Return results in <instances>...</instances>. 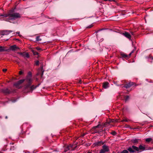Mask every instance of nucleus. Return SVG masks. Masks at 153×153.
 Wrapping results in <instances>:
<instances>
[{"instance_id": "1", "label": "nucleus", "mask_w": 153, "mask_h": 153, "mask_svg": "<svg viewBox=\"0 0 153 153\" xmlns=\"http://www.w3.org/2000/svg\"><path fill=\"white\" fill-rule=\"evenodd\" d=\"M3 16L5 18L4 19L6 21L13 22V20L20 18L21 17V15L19 13L14 12L11 10L7 13L4 15L0 14V16Z\"/></svg>"}, {"instance_id": "2", "label": "nucleus", "mask_w": 153, "mask_h": 153, "mask_svg": "<svg viewBox=\"0 0 153 153\" xmlns=\"http://www.w3.org/2000/svg\"><path fill=\"white\" fill-rule=\"evenodd\" d=\"M33 80L32 74L30 72H29L28 73V75L25 79V81L27 84L25 85V87L26 89H29L30 91H28L29 92H30V91H32V90L35 88L34 85L30 86Z\"/></svg>"}, {"instance_id": "3", "label": "nucleus", "mask_w": 153, "mask_h": 153, "mask_svg": "<svg viewBox=\"0 0 153 153\" xmlns=\"http://www.w3.org/2000/svg\"><path fill=\"white\" fill-rule=\"evenodd\" d=\"M147 150V147L146 145L143 144H141L138 147L139 152Z\"/></svg>"}, {"instance_id": "4", "label": "nucleus", "mask_w": 153, "mask_h": 153, "mask_svg": "<svg viewBox=\"0 0 153 153\" xmlns=\"http://www.w3.org/2000/svg\"><path fill=\"white\" fill-rule=\"evenodd\" d=\"M128 150L131 152H134V150L139 152L138 147L135 146H132L131 147H130L128 149Z\"/></svg>"}, {"instance_id": "5", "label": "nucleus", "mask_w": 153, "mask_h": 153, "mask_svg": "<svg viewBox=\"0 0 153 153\" xmlns=\"http://www.w3.org/2000/svg\"><path fill=\"white\" fill-rule=\"evenodd\" d=\"M101 150L104 153L108 152L109 150V147L106 145H104L102 146V149Z\"/></svg>"}, {"instance_id": "6", "label": "nucleus", "mask_w": 153, "mask_h": 153, "mask_svg": "<svg viewBox=\"0 0 153 153\" xmlns=\"http://www.w3.org/2000/svg\"><path fill=\"white\" fill-rule=\"evenodd\" d=\"M17 53L20 55L21 56H22L24 57H27V58H29V54L27 53H26L25 52H18Z\"/></svg>"}, {"instance_id": "7", "label": "nucleus", "mask_w": 153, "mask_h": 153, "mask_svg": "<svg viewBox=\"0 0 153 153\" xmlns=\"http://www.w3.org/2000/svg\"><path fill=\"white\" fill-rule=\"evenodd\" d=\"M133 53V51H132L131 53H130L128 55H127L125 53H121V55L122 57L126 59H128L130 57V56L131 55L132 53Z\"/></svg>"}, {"instance_id": "8", "label": "nucleus", "mask_w": 153, "mask_h": 153, "mask_svg": "<svg viewBox=\"0 0 153 153\" xmlns=\"http://www.w3.org/2000/svg\"><path fill=\"white\" fill-rule=\"evenodd\" d=\"M10 49L13 51H17L18 49H19V48L17 47L16 45H13L11 46L10 47Z\"/></svg>"}, {"instance_id": "9", "label": "nucleus", "mask_w": 153, "mask_h": 153, "mask_svg": "<svg viewBox=\"0 0 153 153\" xmlns=\"http://www.w3.org/2000/svg\"><path fill=\"white\" fill-rule=\"evenodd\" d=\"M12 32V31L11 30H4L2 32L1 35H7Z\"/></svg>"}, {"instance_id": "10", "label": "nucleus", "mask_w": 153, "mask_h": 153, "mask_svg": "<svg viewBox=\"0 0 153 153\" xmlns=\"http://www.w3.org/2000/svg\"><path fill=\"white\" fill-rule=\"evenodd\" d=\"M123 34L129 39H130L131 38V35L127 32H125V33H123Z\"/></svg>"}, {"instance_id": "11", "label": "nucleus", "mask_w": 153, "mask_h": 153, "mask_svg": "<svg viewBox=\"0 0 153 153\" xmlns=\"http://www.w3.org/2000/svg\"><path fill=\"white\" fill-rule=\"evenodd\" d=\"M140 140L137 139H134L131 140V141L135 145L137 144Z\"/></svg>"}, {"instance_id": "12", "label": "nucleus", "mask_w": 153, "mask_h": 153, "mask_svg": "<svg viewBox=\"0 0 153 153\" xmlns=\"http://www.w3.org/2000/svg\"><path fill=\"white\" fill-rule=\"evenodd\" d=\"M104 143L102 141H99L94 143L95 146H100L103 145Z\"/></svg>"}, {"instance_id": "13", "label": "nucleus", "mask_w": 153, "mask_h": 153, "mask_svg": "<svg viewBox=\"0 0 153 153\" xmlns=\"http://www.w3.org/2000/svg\"><path fill=\"white\" fill-rule=\"evenodd\" d=\"M109 83L107 82H104L103 84V87L104 88H106L108 87Z\"/></svg>"}, {"instance_id": "14", "label": "nucleus", "mask_w": 153, "mask_h": 153, "mask_svg": "<svg viewBox=\"0 0 153 153\" xmlns=\"http://www.w3.org/2000/svg\"><path fill=\"white\" fill-rule=\"evenodd\" d=\"M132 85L133 82H130L125 85L124 87L126 88H129Z\"/></svg>"}, {"instance_id": "15", "label": "nucleus", "mask_w": 153, "mask_h": 153, "mask_svg": "<svg viewBox=\"0 0 153 153\" xmlns=\"http://www.w3.org/2000/svg\"><path fill=\"white\" fill-rule=\"evenodd\" d=\"M20 85V84H19V83H18V82H17L16 83L14 84V85L17 88H21V86H20L19 85Z\"/></svg>"}, {"instance_id": "16", "label": "nucleus", "mask_w": 153, "mask_h": 153, "mask_svg": "<svg viewBox=\"0 0 153 153\" xmlns=\"http://www.w3.org/2000/svg\"><path fill=\"white\" fill-rule=\"evenodd\" d=\"M20 85V84H19V83H18V82H17L16 83L14 84V85L17 88H21V86H20L19 85Z\"/></svg>"}, {"instance_id": "17", "label": "nucleus", "mask_w": 153, "mask_h": 153, "mask_svg": "<svg viewBox=\"0 0 153 153\" xmlns=\"http://www.w3.org/2000/svg\"><path fill=\"white\" fill-rule=\"evenodd\" d=\"M5 51V48L2 46H0V52H3Z\"/></svg>"}, {"instance_id": "18", "label": "nucleus", "mask_w": 153, "mask_h": 153, "mask_svg": "<svg viewBox=\"0 0 153 153\" xmlns=\"http://www.w3.org/2000/svg\"><path fill=\"white\" fill-rule=\"evenodd\" d=\"M152 139L151 138H149L146 139V142H149L150 141H152Z\"/></svg>"}, {"instance_id": "19", "label": "nucleus", "mask_w": 153, "mask_h": 153, "mask_svg": "<svg viewBox=\"0 0 153 153\" xmlns=\"http://www.w3.org/2000/svg\"><path fill=\"white\" fill-rule=\"evenodd\" d=\"M25 79H21V80L17 82L18 83H19V84H20V85L22 83L25 81Z\"/></svg>"}, {"instance_id": "20", "label": "nucleus", "mask_w": 153, "mask_h": 153, "mask_svg": "<svg viewBox=\"0 0 153 153\" xmlns=\"http://www.w3.org/2000/svg\"><path fill=\"white\" fill-rule=\"evenodd\" d=\"M70 147H71V148L72 147V145H70L69 146H67V149H66L65 150V151L66 152L68 150H69Z\"/></svg>"}, {"instance_id": "21", "label": "nucleus", "mask_w": 153, "mask_h": 153, "mask_svg": "<svg viewBox=\"0 0 153 153\" xmlns=\"http://www.w3.org/2000/svg\"><path fill=\"white\" fill-rule=\"evenodd\" d=\"M129 99V97L128 96H126L125 97V101H127Z\"/></svg>"}, {"instance_id": "22", "label": "nucleus", "mask_w": 153, "mask_h": 153, "mask_svg": "<svg viewBox=\"0 0 153 153\" xmlns=\"http://www.w3.org/2000/svg\"><path fill=\"white\" fill-rule=\"evenodd\" d=\"M128 151L126 150H124L122 152H121V153H128Z\"/></svg>"}, {"instance_id": "23", "label": "nucleus", "mask_w": 153, "mask_h": 153, "mask_svg": "<svg viewBox=\"0 0 153 153\" xmlns=\"http://www.w3.org/2000/svg\"><path fill=\"white\" fill-rule=\"evenodd\" d=\"M129 120L127 119H125L121 121V122H128V121Z\"/></svg>"}, {"instance_id": "24", "label": "nucleus", "mask_w": 153, "mask_h": 153, "mask_svg": "<svg viewBox=\"0 0 153 153\" xmlns=\"http://www.w3.org/2000/svg\"><path fill=\"white\" fill-rule=\"evenodd\" d=\"M32 52L33 53V54L34 55H37L38 54V53L36 51H32Z\"/></svg>"}, {"instance_id": "25", "label": "nucleus", "mask_w": 153, "mask_h": 153, "mask_svg": "<svg viewBox=\"0 0 153 153\" xmlns=\"http://www.w3.org/2000/svg\"><path fill=\"white\" fill-rule=\"evenodd\" d=\"M4 92L6 93H8L9 92V91L8 89H6L4 90Z\"/></svg>"}, {"instance_id": "26", "label": "nucleus", "mask_w": 153, "mask_h": 153, "mask_svg": "<svg viewBox=\"0 0 153 153\" xmlns=\"http://www.w3.org/2000/svg\"><path fill=\"white\" fill-rule=\"evenodd\" d=\"M36 40L38 41H40L41 40V39H40L39 37V36H37L36 37Z\"/></svg>"}, {"instance_id": "27", "label": "nucleus", "mask_w": 153, "mask_h": 153, "mask_svg": "<svg viewBox=\"0 0 153 153\" xmlns=\"http://www.w3.org/2000/svg\"><path fill=\"white\" fill-rule=\"evenodd\" d=\"M111 134L113 135H115L116 134V133L115 131H112L111 132Z\"/></svg>"}, {"instance_id": "28", "label": "nucleus", "mask_w": 153, "mask_h": 153, "mask_svg": "<svg viewBox=\"0 0 153 153\" xmlns=\"http://www.w3.org/2000/svg\"><path fill=\"white\" fill-rule=\"evenodd\" d=\"M35 64L36 65H38L39 64V61H36L35 62Z\"/></svg>"}, {"instance_id": "29", "label": "nucleus", "mask_w": 153, "mask_h": 153, "mask_svg": "<svg viewBox=\"0 0 153 153\" xmlns=\"http://www.w3.org/2000/svg\"><path fill=\"white\" fill-rule=\"evenodd\" d=\"M36 49L38 51L41 50H42L40 48L38 47H36Z\"/></svg>"}, {"instance_id": "30", "label": "nucleus", "mask_w": 153, "mask_h": 153, "mask_svg": "<svg viewBox=\"0 0 153 153\" xmlns=\"http://www.w3.org/2000/svg\"><path fill=\"white\" fill-rule=\"evenodd\" d=\"M7 71V69H3V71L4 72H5L6 71Z\"/></svg>"}, {"instance_id": "31", "label": "nucleus", "mask_w": 153, "mask_h": 153, "mask_svg": "<svg viewBox=\"0 0 153 153\" xmlns=\"http://www.w3.org/2000/svg\"><path fill=\"white\" fill-rule=\"evenodd\" d=\"M23 74V72L22 71H20L19 72V74L20 75H21Z\"/></svg>"}, {"instance_id": "32", "label": "nucleus", "mask_w": 153, "mask_h": 153, "mask_svg": "<svg viewBox=\"0 0 153 153\" xmlns=\"http://www.w3.org/2000/svg\"><path fill=\"white\" fill-rule=\"evenodd\" d=\"M99 127V125H98V126H95V127H94V128H95V129H96V128H98V127Z\"/></svg>"}, {"instance_id": "33", "label": "nucleus", "mask_w": 153, "mask_h": 153, "mask_svg": "<svg viewBox=\"0 0 153 153\" xmlns=\"http://www.w3.org/2000/svg\"><path fill=\"white\" fill-rule=\"evenodd\" d=\"M131 34L133 35H134V33L133 32H131Z\"/></svg>"}, {"instance_id": "34", "label": "nucleus", "mask_w": 153, "mask_h": 153, "mask_svg": "<svg viewBox=\"0 0 153 153\" xmlns=\"http://www.w3.org/2000/svg\"><path fill=\"white\" fill-rule=\"evenodd\" d=\"M79 83H81V80H79Z\"/></svg>"}, {"instance_id": "35", "label": "nucleus", "mask_w": 153, "mask_h": 153, "mask_svg": "<svg viewBox=\"0 0 153 153\" xmlns=\"http://www.w3.org/2000/svg\"><path fill=\"white\" fill-rule=\"evenodd\" d=\"M99 153H104V152H102V151L100 150V152Z\"/></svg>"}, {"instance_id": "36", "label": "nucleus", "mask_w": 153, "mask_h": 153, "mask_svg": "<svg viewBox=\"0 0 153 153\" xmlns=\"http://www.w3.org/2000/svg\"><path fill=\"white\" fill-rule=\"evenodd\" d=\"M91 27V26H88V27L89 28H90Z\"/></svg>"}, {"instance_id": "37", "label": "nucleus", "mask_w": 153, "mask_h": 153, "mask_svg": "<svg viewBox=\"0 0 153 153\" xmlns=\"http://www.w3.org/2000/svg\"><path fill=\"white\" fill-rule=\"evenodd\" d=\"M114 1V0H109V1Z\"/></svg>"}, {"instance_id": "38", "label": "nucleus", "mask_w": 153, "mask_h": 153, "mask_svg": "<svg viewBox=\"0 0 153 153\" xmlns=\"http://www.w3.org/2000/svg\"><path fill=\"white\" fill-rule=\"evenodd\" d=\"M91 153V152H89V151L88 152H87V153Z\"/></svg>"}, {"instance_id": "39", "label": "nucleus", "mask_w": 153, "mask_h": 153, "mask_svg": "<svg viewBox=\"0 0 153 153\" xmlns=\"http://www.w3.org/2000/svg\"><path fill=\"white\" fill-rule=\"evenodd\" d=\"M100 131L97 130H96V132H99Z\"/></svg>"}, {"instance_id": "40", "label": "nucleus", "mask_w": 153, "mask_h": 153, "mask_svg": "<svg viewBox=\"0 0 153 153\" xmlns=\"http://www.w3.org/2000/svg\"><path fill=\"white\" fill-rule=\"evenodd\" d=\"M105 1H109V0H104Z\"/></svg>"}, {"instance_id": "41", "label": "nucleus", "mask_w": 153, "mask_h": 153, "mask_svg": "<svg viewBox=\"0 0 153 153\" xmlns=\"http://www.w3.org/2000/svg\"><path fill=\"white\" fill-rule=\"evenodd\" d=\"M106 123H105V124H104V125H106Z\"/></svg>"}, {"instance_id": "42", "label": "nucleus", "mask_w": 153, "mask_h": 153, "mask_svg": "<svg viewBox=\"0 0 153 153\" xmlns=\"http://www.w3.org/2000/svg\"><path fill=\"white\" fill-rule=\"evenodd\" d=\"M17 33L19 34V32H17Z\"/></svg>"}, {"instance_id": "43", "label": "nucleus", "mask_w": 153, "mask_h": 153, "mask_svg": "<svg viewBox=\"0 0 153 153\" xmlns=\"http://www.w3.org/2000/svg\"><path fill=\"white\" fill-rule=\"evenodd\" d=\"M150 58H151V57H150ZM152 59H153V58H152Z\"/></svg>"}, {"instance_id": "44", "label": "nucleus", "mask_w": 153, "mask_h": 153, "mask_svg": "<svg viewBox=\"0 0 153 153\" xmlns=\"http://www.w3.org/2000/svg\"><path fill=\"white\" fill-rule=\"evenodd\" d=\"M7 117H6V118H7Z\"/></svg>"}, {"instance_id": "45", "label": "nucleus", "mask_w": 153, "mask_h": 153, "mask_svg": "<svg viewBox=\"0 0 153 153\" xmlns=\"http://www.w3.org/2000/svg\"><path fill=\"white\" fill-rule=\"evenodd\" d=\"M43 73H42V75L43 74Z\"/></svg>"}, {"instance_id": "46", "label": "nucleus", "mask_w": 153, "mask_h": 153, "mask_svg": "<svg viewBox=\"0 0 153 153\" xmlns=\"http://www.w3.org/2000/svg\"><path fill=\"white\" fill-rule=\"evenodd\" d=\"M152 143H153V141H152Z\"/></svg>"}]
</instances>
